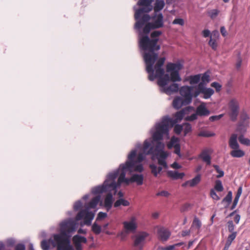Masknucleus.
<instances>
[{"mask_svg":"<svg viewBox=\"0 0 250 250\" xmlns=\"http://www.w3.org/2000/svg\"><path fill=\"white\" fill-rule=\"evenodd\" d=\"M165 60V57L159 58L154 66L156 76L158 77L157 83L162 87H165L169 81L176 82L181 81L179 71L183 68L182 64L179 62L167 63L166 65V71L167 72L170 73V75L168 74H164L165 71L162 66L164 64Z\"/></svg>","mask_w":250,"mask_h":250,"instance_id":"f257e3e1","label":"nucleus"},{"mask_svg":"<svg viewBox=\"0 0 250 250\" xmlns=\"http://www.w3.org/2000/svg\"><path fill=\"white\" fill-rule=\"evenodd\" d=\"M60 232L54 235V240L57 244V250H74L70 244L71 233L76 230V223L68 219L60 224Z\"/></svg>","mask_w":250,"mask_h":250,"instance_id":"f03ea898","label":"nucleus"},{"mask_svg":"<svg viewBox=\"0 0 250 250\" xmlns=\"http://www.w3.org/2000/svg\"><path fill=\"white\" fill-rule=\"evenodd\" d=\"M158 39H150L147 35L142 36L140 38L139 44L140 48L145 51L143 58L145 61L146 56L149 55L150 58L156 56V61L158 58V54L155 51L160 49V45L158 44Z\"/></svg>","mask_w":250,"mask_h":250,"instance_id":"7ed1b4c3","label":"nucleus"},{"mask_svg":"<svg viewBox=\"0 0 250 250\" xmlns=\"http://www.w3.org/2000/svg\"><path fill=\"white\" fill-rule=\"evenodd\" d=\"M135 155V151H131L130 154L128 155V159L125 164L120 165L119 168L116 171H118V175H119L117 187L120 186L121 183H125L126 185H129L130 183H132L131 181V177L130 178H125V174L126 171H129L130 173L133 172V167L134 166V163L133 161V158Z\"/></svg>","mask_w":250,"mask_h":250,"instance_id":"20e7f679","label":"nucleus"},{"mask_svg":"<svg viewBox=\"0 0 250 250\" xmlns=\"http://www.w3.org/2000/svg\"><path fill=\"white\" fill-rule=\"evenodd\" d=\"M118 171L109 173L102 186H97L92 189V193L95 194L107 191H113V194L117 192V184L115 180L118 176Z\"/></svg>","mask_w":250,"mask_h":250,"instance_id":"39448f33","label":"nucleus"},{"mask_svg":"<svg viewBox=\"0 0 250 250\" xmlns=\"http://www.w3.org/2000/svg\"><path fill=\"white\" fill-rule=\"evenodd\" d=\"M170 120L168 116L164 117L161 122L156 125V131L152 135L153 143L156 141L160 142V141L163 139L165 135H167L169 131V127L171 126Z\"/></svg>","mask_w":250,"mask_h":250,"instance_id":"423d86ee","label":"nucleus"},{"mask_svg":"<svg viewBox=\"0 0 250 250\" xmlns=\"http://www.w3.org/2000/svg\"><path fill=\"white\" fill-rule=\"evenodd\" d=\"M162 146L161 142H158L154 146L153 142L145 140L143 146V152L139 153L136 156L135 161L136 163L142 162L145 158L146 155L153 154L154 152L158 150V148Z\"/></svg>","mask_w":250,"mask_h":250,"instance_id":"0eeeda50","label":"nucleus"},{"mask_svg":"<svg viewBox=\"0 0 250 250\" xmlns=\"http://www.w3.org/2000/svg\"><path fill=\"white\" fill-rule=\"evenodd\" d=\"M153 0H139L138 2V5L143 7L137 9L134 15L135 20H138L142 14L145 13H148L153 9L151 5Z\"/></svg>","mask_w":250,"mask_h":250,"instance_id":"6e6552de","label":"nucleus"},{"mask_svg":"<svg viewBox=\"0 0 250 250\" xmlns=\"http://www.w3.org/2000/svg\"><path fill=\"white\" fill-rule=\"evenodd\" d=\"M155 57L156 56L150 58L149 55H146L145 58V62L146 64V70L149 74L148 79L151 81H153L155 78H158V77L156 76V73L155 75L154 74L153 65L156 61Z\"/></svg>","mask_w":250,"mask_h":250,"instance_id":"1a4fd4ad","label":"nucleus"},{"mask_svg":"<svg viewBox=\"0 0 250 250\" xmlns=\"http://www.w3.org/2000/svg\"><path fill=\"white\" fill-rule=\"evenodd\" d=\"M239 104L238 101L235 99H232L228 104V114L230 120L235 121L239 113Z\"/></svg>","mask_w":250,"mask_h":250,"instance_id":"9d476101","label":"nucleus"},{"mask_svg":"<svg viewBox=\"0 0 250 250\" xmlns=\"http://www.w3.org/2000/svg\"><path fill=\"white\" fill-rule=\"evenodd\" d=\"M94 215L95 214L93 212L89 211L88 209L86 208L79 211L76 216V219L77 220L83 219L84 224L87 226H89L91 225Z\"/></svg>","mask_w":250,"mask_h":250,"instance_id":"9b49d317","label":"nucleus"},{"mask_svg":"<svg viewBox=\"0 0 250 250\" xmlns=\"http://www.w3.org/2000/svg\"><path fill=\"white\" fill-rule=\"evenodd\" d=\"M199 93L203 94V98L207 99L213 94L214 90L210 88H206L203 83H200L198 85L197 91L195 93V96L196 97Z\"/></svg>","mask_w":250,"mask_h":250,"instance_id":"f8f14e48","label":"nucleus"},{"mask_svg":"<svg viewBox=\"0 0 250 250\" xmlns=\"http://www.w3.org/2000/svg\"><path fill=\"white\" fill-rule=\"evenodd\" d=\"M147 234L146 232H142L135 236L133 246L137 250H142L143 249L145 241Z\"/></svg>","mask_w":250,"mask_h":250,"instance_id":"ddd939ff","label":"nucleus"},{"mask_svg":"<svg viewBox=\"0 0 250 250\" xmlns=\"http://www.w3.org/2000/svg\"><path fill=\"white\" fill-rule=\"evenodd\" d=\"M192 88L189 86H183L179 90L180 95L183 97L187 104H190L192 100L191 91Z\"/></svg>","mask_w":250,"mask_h":250,"instance_id":"4468645a","label":"nucleus"},{"mask_svg":"<svg viewBox=\"0 0 250 250\" xmlns=\"http://www.w3.org/2000/svg\"><path fill=\"white\" fill-rule=\"evenodd\" d=\"M124 229L126 232L134 231L137 228L136 218L135 216L130 217L129 221L123 223Z\"/></svg>","mask_w":250,"mask_h":250,"instance_id":"2eb2a0df","label":"nucleus"},{"mask_svg":"<svg viewBox=\"0 0 250 250\" xmlns=\"http://www.w3.org/2000/svg\"><path fill=\"white\" fill-rule=\"evenodd\" d=\"M151 19L153 21L151 23L154 28L158 29L164 26V17L162 14H155Z\"/></svg>","mask_w":250,"mask_h":250,"instance_id":"dca6fc26","label":"nucleus"},{"mask_svg":"<svg viewBox=\"0 0 250 250\" xmlns=\"http://www.w3.org/2000/svg\"><path fill=\"white\" fill-rule=\"evenodd\" d=\"M72 241L76 250H83L81 243H86L87 239L83 236L79 235H75L72 238Z\"/></svg>","mask_w":250,"mask_h":250,"instance_id":"f3484780","label":"nucleus"},{"mask_svg":"<svg viewBox=\"0 0 250 250\" xmlns=\"http://www.w3.org/2000/svg\"><path fill=\"white\" fill-rule=\"evenodd\" d=\"M212 153V150L210 148H206L202 150L199 157L202 160L206 162L207 165H209L211 164L210 155Z\"/></svg>","mask_w":250,"mask_h":250,"instance_id":"a211bd4d","label":"nucleus"},{"mask_svg":"<svg viewBox=\"0 0 250 250\" xmlns=\"http://www.w3.org/2000/svg\"><path fill=\"white\" fill-rule=\"evenodd\" d=\"M159 239L163 241H167L170 235V232L168 229L160 227L157 230Z\"/></svg>","mask_w":250,"mask_h":250,"instance_id":"6ab92c4d","label":"nucleus"},{"mask_svg":"<svg viewBox=\"0 0 250 250\" xmlns=\"http://www.w3.org/2000/svg\"><path fill=\"white\" fill-rule=\"evenodd\" d=\"M151 17L147 14H145L141 15L140 17L136 20L137 22L135 23V28L137 29H140L143 26L151 19Z\"/></svg>","mask_w":250,"mask_h":250,"instance_id":"aec40b11","label":"nucleus"},{"mask_svg":"<svg viewBox=\"0 0 250 250\" xmlns=\"http://www.w3.org/2000/svg\"><path fill=\"white\" fill-rule=\"evenodd\" d=\"M189 104H187L185 100L180 97H177L174 98L173 101V106L176 109L180 108L183 105H187Z\"/></svg>","mask_w":250,"mask_h":250,"instance_id":"412c9836","label":"nucleus"},{"mask_svg":"<svg viewBox=\"0 0 250 250\" xmlns=\"http://www.w3.org/2000/svg\"><path fill=\"white\" fill-rule=\"evenodd\" d=\"M108 193L106 195L104 204V207L107 208V210L110 209L112 207V203H113V191H107Z\"/></svg>","mask_w":250,"mask_h":250,"instance_id":"4be33fe9","label":"nucleus"},{"mask_svg":"<svg viewBox=\"0 0 250 250\" xmlns=\"http://www.w3.org/2000/svg\"><path fill=\"white\" fill-rule=\"evenodd\" d=\"M196 113L200 116H208L210 111L206 107L204 104H200L196 108Z\"/></svg>","mask_w":250,"mask_h":250,"instance_id":"5701e85b","label":"nucleus"},{"mask_svg":"<svg viewBox=\"0 0 250 250\" xmlns=\"http://www.w3.org/2000/svg\"><path fill=\"white\" fill-rule=\"evenodd\" d=\"M184 116V112L183 110L177 112L174 115V118L171 119L169 118V119L171 121V127L173 126L175 124L180 121L183 118Z\"/></svg>","mask_w":250,"mask_h":250,"instance_id":"b1692460","label":"nucleus"},{"mask_svg":"<svg viewBox=\"0 0 250 250\" xmlns=\"http://www.w3.org/2000/svg\"><path fill=\"white\" fill-rule=\"evenodd\" d=\"M167 176L173 180L182 179L185 176L183 172L179 173L176 171L169 170L167 172Z\"/></svg>","mask_w":250,"mask_h":250,"instance_id":"393cba45","label":"nucleus"},{"mask_svg":"<svg viewBox=\"0 0 250 250\" xmlns=\"http://www.w3.org/2000/svg\"><path fill=\"white\" fill-rule=\"evenodd\" d=\"M237 135L235 134L231 135L229 140V146L233 149H238L239 147L237 141Z\"/></svg>","mask_w":250,"mask_h":250,"instance_id":"a878e982","label":"nucleus"},{"mask_svg":"<svg viewBox=\"0 0 250 250\" xmlns=\"http://www.w3.org/2000/svg\"><path fill=\"white\" fill-rule=\"evenodd\" d=\"M179 90V85L175 83H173L169 86L165 87V92L168 94L172 93L177 92Z\"/></svg>","mask_w":250,"mask_h":250,"instance_id":"bb28decb","label":"nucleus"},{"mask_svg":"<svg viewBox=\"0 0 250 250\" xmlns=\"http://www.w3.org/2000/svg\"><path fill=\"white\" fill-rule=\"evenodd\" d=\"M130 180L133 183H136L137 185L141 186L143 184L144 176L142 174H133Z\"/></svg>","mask_w":250,"mask_h":250,"instance_id":"cd10ccee","label":"nucleus"},{"mask_svg":"<svg viewBox=\"0 0 250 250\" xmlns=\"http://www.w3.org/2000/svg\"><path fill=\"white\" fill-rule=\"evenodd\" d=\"M201 79V74H197L195 75H191L185 80V81H189L190 84H194L198 83Z\"/></svg>","mask_w":250,"mask_h":250,"instance_id":"c85d7f7f","label":"nucleus"},{"mask_svg":"<svg viewBox=\"0 0 250 250\" xmlns=\"http://www.w3.org/2000/svg\"><path fill=\"white\" fill-rule=\"evenodd\" d=\"M165 4L164 0H156L154 6V11L155 14L162 10L165 6Z\"/></svg>","mask_w":250,"mask_h":250,"instance_id":"c756f323","label":"nucleus"},{"mask_svg":"<svg viewBox=\"0 0 250 250\" xmlns=\"http://www.w3.org/2000/svg\"><path fill=\"white\" fill-rule=\"evenodd\" d=\"M100 196L98 195L94 197L90 202L88 204L86 208H94L96 207L100 200Z\"/></svg>","mask_w":250,"mask_h":250,"instance_id":"7c9ffc66","label":"nucleus"},{"mask_svg":"<svg viewBox=\"0 0 250 250\" xmlns=\"http://www.w3.org/2000/svg\"><path fill=\"white\" fill-rule=\"evenodd\" d=\"M131 151H135V155L134 157H133V162L134 163V167L132 168L133 172H141L144 170V167H143V165L142 164H139L138 165H136V164L137 163L135 162V158L136 156V151L135 150H132Z\"/></svg>","mask_w":250,"mask_h":250,"instance_id":"2f4dec72","label":"nucleus"},{"mask_svg":"<svg viewBox=\"0 0 250 250\" xmlns=\"http://www.w3.org/2000/svg\"><path fill=\"white\" fill-rule=\"evenodd\" d=\"M230 154L232 157L234 158H240L245 155L244 151L238 149L232 150Z\"/></svg>","mask_w":250,"mask_h":250,"instance_id":"473e14b6","label":"nucleus"},{"mask_svg":"<svg viewBox=\"0 0 250 250\" xmlns=\"http://www.w3.org/2000/svg\"><path fill=\"white\" fill-rule=\"evenodd\" d=\"M162 147H159L158 148V150L155 151L154 152V153L157 152H158L157 155L159 156V158L158 159H163L165 160L167 158V157L168 154L167 152H165L162 150L163 149V148L164 147V145L162 143Z\"/></svg>","mask_w":250,"mask_h":250,"instance_id":"72a5a7b5","label":"nucleus"},{"mask_svg":"<svg viewBox=\"0 0 250 250\" xmlns=\"http://www.w3.org/2000/svg\"><path fill=\"white\" fill-rule=\"evenodd\" d=\"M129 202L124 199L121 198L117 200L114 203V206L115 208L118 207L121 205H123V206H128L129 205Z\"/></svg>","mask_w":250,"mask_h":250,"instance_id":"f704fd0d","label":"nucleus"},{"mask_svg":"<svg viewBox=\"0 0 250 250\" xmlns=\"http://www.w3.org/2000/svg\"><path fill=\"white\" fill-rule=\"evenodd\" d=\"M201 181V176L200 174L197 175L194 178L191 180L188 181L190 187H193L197 185Z\"/></svg>","mask_w":250,"mask_h":250,"instance_id":"c9c22d12","label":"nucleus"},{"mask_svg":"<svg viewBox=\"0 0 250 250\" xmlns=\"http://www.w3.org/2000/svg\"><path fill=\"white\" fill-rule=\"evenodd\" d=\"M214 190H216L218 192H222L224 190V188L222 183L221 181L220 180H217L215 182Z\"/></svg>","mask_w":250,"mask_h":250,"instance_id":"e433bc0d","label":"nucleus"},{"mask_svg":"<svg viewBox=\"0 0 250 250\" xmlns=\"http://www.w3.org/2000/svg\"><path fill=\"white\" fill-rule=\"evenodd\" d=\"M183 130H184V136H186L188 133L191 131V126L189 123H186L182 125Z\"/></svg>","mask_w":250,"mask_h":250,"instance_id":"4c0bfd02","label":"nucleus"},{"mask_svg":"<svg viewBox=\"0 0 250 250\" xmlns=\"http://www.w3.org/2000/svg\"><path fill=\"white\" fill-rule=\"evenodd\" d=\"M92 231L96 235L99 234L102 231L101 227L94 223L92 226Z\"/></svg>","mask_w":250,"mask_h":250,"instance_id":"58836bf2","label":"nucleus"},{"mask_svg":"<svg viewBox=\"0 0 250 250\" xmlns=\"http://www.w3.org/2000/svg\"><path fill=\"white\" fill-rule=\"evenodd\" d=\"M151 29H155L153 28L152 24L151 22H147L146 24L143 28V32L146 34H148Z\"/></svg>","mask_w":250,"mask_h":250,"instance_id":"ea45409f","label":"nucleus"},{"mask_svg":"<svg viewBox=\"0 0 250 250\" xmlns=\"http://www.w3.org/2000/svg\"><path fill=\"white\" fill-rule=\"evenodd\" d=\"M238 140L242 144L246 146H250V140L247 138H245L243 135L239 136Z\"/></svg>","mask_w":250,"mask_h":250,"instance_id":"a19ab883","label":"nucleus"},{"mask_svg":"<svg viewBox=\"0 0 250 250\" xmlns=\"http://www.w3.org/2000/svg\"><path fill=\"white\" fill-rule=\"evenodd\" d=\"M232 201V192L229 191L228 192L226 196L223 199L222 203H227L228 206L229 205Z\"/></svg>","mask_w":250,"mask_h":250,"instance_id":"79ce46f5","label":"nucleus"},{"mask_svg":"<svg viewBox=\"0 0 250 250\" xmlns=\"http://www.w3.org/2000/svg\"><path fill=\"white\" fill-rule=\"evenodd\" d=\"M215 134L207 131H202L199 133L198 136L205 137L214 136Z\"/></svg>","mask_w":250,"mask_h":250,"instance_id":"37998d69","label":"nucleus"},{"mask_svg":"<svg viewBox=\"0 0 250 250\" xmlns=\"http://www.w3.org/2000/svg\"><path fill=\"white\" fill-rule=\"evenodd\" d=\"M217 40L213 39L212 37H210V40L208 42L209 45L214 50H216L217 47V43L216 42Z\"/></svg>","mask_w":250,"mask_h":250,"instance_id":"c03bdc74","label":"nucleus"},{"mask_svg":"<svg viewBox=\"0 0 250 250\" xmlns=\"http://www.w3.org/2000/svg\"><path fill=\"white\" fill-rule=\"evenodd\" d=\"M213 167L215 168L216 172L218 173V175L216 176V177L217 178L222 177L224 175V171L220 169L218 165H214Z\"/></svg>","mask_w":250,"mask_h":250,"instance_id":"a18cd8bd","label":"nucleus"},{"mask_svg":"<svg viewBox=\"0 0 250 250\" xmlns=\"http://www.w3.org/2000/svg\"><path fill=\"white\" fill-rule=\"evenodd\" d=\"M219 11L217 9H212L208 12V14L211 19H215L219 14Z\"/></svg>","mask_w":250,"mask_h":250,"instance_id":"49530a36","label":"nucleus"},{"mask_svg":"<svg viewBox=\"0 0 250 250\" xmlns=\"http://www.w3.org/2000/svg\"><path fill=\"white\" fill-rule=\"evenodd\" d=\"M201 222L196 217H195L193 221L192 227H195L197 229H199L201 227Z\"/></svg>","mask_w":250,"mask_h":250,"instance_id":"de8ad7c7","label":"nucleus"},{"mask_svg":"<svg viewBox=\"0 0 250 250\" xmlns=\"http://www.w3.org/2000/svg\"><path fill=\"white\" fill-rule=\"evenodd\" d=\"M249 117L246 113H243L241 115V123L240 125H245L247 124V121Z\"/></svg>","mask_w":250,"mask_h":250,"instance_id":"09e8293b","label":"nucleus"},{"mask_svg":"<svg viewBox=\"0 0 250 250\" xmlns=\"http://www.w3.org/2000/svg\"><path fill=\"white\" fill-rule=\"evenodd\" d=\"M202 82L201 83H203L204 85L205 83H208L209 81V75L207 72L204 73L202 77H201Z\"/></svg>","mask_w":250,"mask_h":250,"instance_id":"8fccbe9b","label":"nucleus"},{"mask_svg":"<svg viewBox=\"0 0 250 250\" xmlns=\"http://www.w3.org/2000/svg\"><path fill=\"white\" fill-rule=\"evenodd\" d=\"M237 235L236 232H233L231 234H229L227 238V240L226 241L227 243H229L230 244H231L232 241L235 239Z\"/></svg>","mask_w":250,"mask_h":250,"instance_id":"3c124183","label":"nucleus"},{"mask_svg":"<svg viewBox=\"0 0 250 250\" xmlns=\"http://www.w3.org/2000/svg\"><path fill=\"white\" fill-rule=\"evenodd\" d=\"M49 243L46 240H43L41 242V247L43 250H49Z\"/></svg>","mask_w":250,"mask_h":250,"instance_id":"603ef678","label":"nucleus"},{"mask_svg":"<svg viewBox=\"0 0 250 250\" xmlns=\"http://www.w3.org/2000/svg\"><path fill=\"white\" fill-rule=\"evenodd\" d=\"M183 126H182V125H178V124L176 125L174 127V132L176 134L179 135L181 133L182 131L183 130Z\"/></svg>","mask_w":250,"mask_h":250,"instance_id":"864d4df0","label":"nucleus"},{"mask_svg":"<svg viewBox=\"0 0 250 250\" xmlns=\"http://www.w3.org/2000/svg\"><path fill=\"white\" fill-rule=\"evenodd\" d=\"M181 245V244L179 243L173 245H170L166 247H161L158 249V250H174L176 246Z\"/></svg>","mask_w":250,"mask_h":250,"instance_id":"5fc2aeb1","label":"nucleus"},{"mask_svg":"<svg viewBox=\"0 0 250 250\" xmlns=\"http://www.w3.org/2000/svg\"><path fill=\"white\" fill-rule=\"evenodd\" d=\"M211 86L216 89V92H220L221 90L222 85L217 82H213L211 84Z\"/></svg>","mask_w":250,"mask_h":250,"instance_id":"6e6d98bb","label":"nucleus"},{"mask_svg":"<svg viewBox=\"0 0 250 250\" xmlns=\"http://www.w3.org/2000/svg\"><path fill=\"white\" fill-rule=\"evenodd\" d=\"M210 195L211 197L215 200L218 201L220 200V197L216 194L214 189H211L210 191Z\"/></svg>","mask_w":250,"mask_h":250,"instance_id":"4d7b16f0","label":"nucleus"},{"mask_svg":"<svg viewBox=\"0 0 250 250\" xmlns=\"http://www.w3.org/2000/svg\"><path fill=\"white\" fill-rule=\"evenodd\" d=\"M149 167L151 168L152 173L156 177L158 174L157 166L155 165L152 164L150 165Z\"/></svg>","mask_w":250,"mask_h":250,"instance_id":"13d9d810","label":"nucleus"},{"mask_svg":"<svg viewBox=\"0 0 250 250\" xmlns=\"http://www.w3.org/2000/svg\"><path fill=\"white\" fill-rule=\"evenodd\" d=\"M224 116V114H220L219 115H215V116H210L209 118V120L211 122H213L215 121L219 120L220 119H221Z\"/></svg>","mask_w":250,"mask_h":250,"instance_id":"bf43d9fd","label":"nucleus"},{"mask_svg":"<svg viewBox=\"0 0 250 250\" xmlns=\"http://www.w3.org/2000/svg\"><path fill=\"white\" fill-rule=\"evenodd\" d=\"M172 23L174 24H179L183 26L184 24V21L182 19L177 18L174 19L172 22Z\"/></svg>","mask_w":250,"mask_h":250,"instance_id":"052dcab7","label":"nucleus"},{"mask_svg":"<svg viewBox=\"0 0 250 250\" xmlns=\"http://www.w3.org/2000/svg\"><path fill=\"white\" fill-rule=\"evenodd\" d=\"M162 34V32L160 31H154L151 33L150 37L152 39H156V37H158Z\"/></svg>","mask_w":250,"mask_h":250,"instance_id":"680f3d73","label":"nucleus"},{"mask_svg":"<svg viewBox=\"0 0 250 250\" xmlns=\"http://www.w3.org/2000/svg\"><path fill=\"white\" fill-rule=\"evenodd\" d=\"M174 152L177 154L179 156H181L180 154V146L179 144H176L174 145Z\"/></svg>","mask_w":250,"mask_h":250,"instance_id":"e2e57ef3","label":"nucleus"},{"mask_svg":"<svg viewBox=\"0 0 250 250\" xmlns=\"http://www.w3.org/2000/svg\"><path fill=\"white\" fill-rule=\"evenodd\" d=\"M228 227L229 231L230 232H233L234 229V226L232 221H229L228 222Z\"/></svg>","mask_w":250,"mask_h":250,"instance_id":"0e129e2a","label":"nucleus"},{"mask_svg":"<svg viewBox=\"0 0 250 250\" xmlns=\"http://www.w3.org/2000/svg\"><path fill=\"white\" fill-rule=\"evenodd\" d=\"M219 37V33L217 30H214L212 32L210 37H212L213 39L217 40Z\"/></svg>","mask_w":250,"mask_h":250,"instance_id":"69168bd1","label":"nucleus"},{"mask_svg":"<svg viewBox=\"0 0 250 250\" xmlns=\"http://www.w3.org/2000/svg\"><path fill=\"white\" fill-rule=\"evenodd\" d=\"M82 207V204L81 201L76 202L74 205V209L78 210L80 209Z\"/></svg>","mask_w":250,"mask_h":250,"instance_id":"338daca9","label":"nucleus"},{"mask_svg":"<svg viewBox=\"0 0 250 250\" xmlns=\"http://www.w3.org/2000/svg\"><path fill=\"white\" fill-rule=\"evenodd\" d=\"M15 250H25V247L22 244H18L15 246Z\"/></svg>","mask_w":250,"mask_h":250,"instance_id":"774afa93","label":"nucleus"}]
</instances>
